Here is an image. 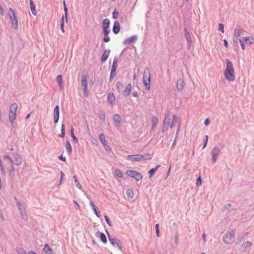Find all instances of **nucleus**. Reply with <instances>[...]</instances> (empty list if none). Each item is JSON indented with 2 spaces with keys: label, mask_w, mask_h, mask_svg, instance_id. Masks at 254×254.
I'll return each mask as SVG.
<instances>
[{
  "label": "nucleus",
  "mask_w": 254,
  "mask_h": 254,
  "mask_svg": "<svg viewBox=\"0 0 254 254\" xmlns=\"http://www.w3.org/2000/svg\"><path fill=\"white\" fill-rule=\"evenodd\" d=\"M184 85L185 82L182 79L179 78L177 80L176 83V88L178 90L182 91L184 89Z\"/></svg>",
  "instance_id": "nucleus-16"
},
{
  "label": "nucleus",
  "mask_w": 254,
  "mask_h": 254,
  "mask_svg": "<svg viewBox=\"0 0 254 254\" xmlns=\"http://www.w3.org/2000/svg\"><path fill=\"white\" fill-rule=\"evenodd\" d=\"M59 159L63 161H66V158L64 156H63V155H61L59 156Z\"/></svg>",
  "instance_id": "nucleus-55"
},
{
  "label": "nucleus",
  "mask_w": 254,
  "mask_h": 254,
  "mask_svg": "<svg viewBox=\"0 0 254 254\" xmlns=\"http://www.w3.org/2000/svg\"><path fill=\"white\" fill-rule=\"evenodd\" d=\"M117 60L116 59V58L115 57L114 59V61H113V63L112 64V65H113L114 67H117Z\"/></svg>",
  "instance_id": "nucleus-59"
},
{
  "label": "nucleus",
  "mask_w": 254,
  "mask_h": 254,
  "mask_svg": "<svg viewBox=\"0 0 254 254\" xmlns=\"http://www.w3.org/2000/svg\"><path fill=\"white\" fill-rule=\"evenodd\" d=\"M115 173L116 176L117 177H118V178H123V173L120 170L116 169L115 170Z\"/></svg>",
  "instance_id": "nucleus-39"
},
{
  "label": "nucleus",
  "mask_w": 254,
  "mask_h": 254,
  "mask_svg": "<svg viewBox=\"0 0 254 254\" xmlns=\"http://www.w3.org/2000/svg\"><path fill=\"white\" fill-rule=\"evenodd\" d=\"M14 164L10 165V167L9 169V175L13 176L15 174V170L14 167L13 166Z\"/></svg>",
  "instance_id": "nucleus-38"
},
{
  "label": "nucleus",
  "mask_w": 254,
  "mask_h": 254,
  "mask_svg": "<svg viewBox=\"0 0 254 254\" xmlns=\"http://www.w3.org/2000/svg\"><path fill=\"white\" fill-rule=\"evenodd\" d=\"M73 178L74 180V182L75 183H76V186L79 189H81V186L80 185V184L79 183V182H78L77 181V178L76 177V176H73Z\"/></svg>",
  "instance_id": "nucleus-41"
},
{
  "label": "nucleus",
  "mask_w": 254,
  "mask_h": 254,
  "mask_svg": "<svg viewBox=\"0 0 254 254\" xmlns=\"http://www.w3.org/2000/svg\"><path fill=\"white\" fill-rule=\"evenodd\" d=\"M110 20L109 19H105L102 23V26H103V32H110L108 30L109 25H110Z\"/></svg>",
  "instance_id": "nucleus-17"
},
{
  "label": "nucleus",
  "mask_w": 254,
  "mask_h": 254,
  "mask_svg": "<svg viewBox=\"0 0 254 254\" xmlns=\"http://www.w3.org/2000/svg\"><path fill=\"white\" fill-rule=\"evenodd\" d=\"M90 205L91 206L93 211L94 212L97 217L100 218L101 216V215L100 212L98 210L97 207L94 204V203L92 201H90Z\"/></svg>",
  "instance_id": "nucleus-21"
},
{
  "label": "nucleus",
  "mask_w": 254,
  "mask_h": 254,
  "mask_svg": "<svg viewBox=\"0 0 254 254\" xmlns=\"http://www.w3.org/2000/svg\"><path fill=\"white\" fill-rule=\"evenodd\" d=\"M104 217H105V220L107 222V223L108 224V225L110 226H111V221H110L109 218L107 215H105Z\"/></svg>",
  "instance_id": "nucleus-48"
},
{
  "label": "nucleus",
  "mask_w": 254,
  "mask_h": 254,
  "mask_svg": "<svg viewBox=\"0 0 254 254\" xmlns=\"http://www.w3.org/2000/svg\"><path fill=\"white\" fill-rule=\"evenodd\" d=\"M226 68L224 71L225 78L230 82L235 80V71L232 63L229 59H226Z\"/></svg>",
  "instance_id": "nucleus-1"
},
{
  "label": "nucleus",
  "mask_w": 254,
  "mask_h": 254,
  "mask_svg": "<svg viewBox=\"0 0 254 254\" xmlns=\"http://www.w3.org/2000/svg\"><path fill=\"white\" fill-rule=\"evenodd\" d=\"M65 147L67 150V152L68 155H70L72 151V147L70 142L68 141L65 142Z\"/></svg>",
  "instance_id": "nucleus-31"
},
{
  "label": "nucleus",
  "mask_w": 254,
  "mask_h": 254,
  "mask_svg": "<svg viewBox=\"0 0 254 254\" xmlns=\"http://www.w3.org/2000/svg\"><path fill=\"white\" fill-rule=\"evenodd\" d=\"M112 30L114 33L116 34H118L120 30V25L118 21L116 20L114 22Z\"/></svg>",
  "instance_id": "nucleus-22"
},
{
  "label": "nucleus",
  "mask_w": 254,
  "mask_h": 254,
  "mask_svg": "<svg viewBox=\"0 0 254 254\" xmlns=\"http://www.w3.org/2000/svg\"><path fill=\"white\" fill-rule=\"evenodd\" d=\"M17 206L19 209H21V207L22 206V204L20 201H18L17 202Z\"/></svg>",
  "instance_id": "nucleus-64"
},
{
  "label": "nucleus",
  "mask_w": 254,
  "mask_h": 254,
  "mask_svg": "<svg viewBox=\"0 0 254 254\" xmlns=\"http://www.w3.org/2000/svg\"><path fill=\"white\" fill-rule=\"evenodd\" d=\"M60 136L62 138H64L65 136V125L64 124H62V125L61 132Z\"/></svg>",
  "instance_id": "nucleus-35"
},
{
  "label": "nucleus",
  "mask_w": 254,
  "mask_h": 254,
  "mask_svg": "<svg viewBox=\"0 0 254 254\" xmlns=\"http://www.w3.org/2000/svg\"><path fill=\"white\" fill-rule=\"evenodd\" d=\"M126 194L129 198H132L133 197L134 192L132 190L127 189L126 190Z\"/></svg>",
  "instance_id": "nucleus-34"
},
{
  "label": "nucleus",
  "mask_w": 254,
  "mask_h": 254,
  "mask_svg": "<svg viewBox=\"0 0 254 254\" xmlns=\"http://www.w3.org/2000/svg\"><path fill=\"white\" fill-rule=\"evenodd\" d=\"M17 109V104L16 103H13L11 105L9 113V120L11 125H13L14 121L16 119Z\"/></svg>",
  "instance_id": "nucleus-5"
},
{
  "label": "nucleus",
  "mask_w": 254,
  "mask_h": 254,
  "mask_svg": "<svg viewBox=\"0 0 254 254\" xmlns=\"http://www.w3.org/2000/svg\"><path fill=\"white\" fill-rule=\"evenodd\" d=\"M140 156H141V160H148L151 158V155L150 154H139Z\"/></svg>",
  "instance_id": "nucleus-33"
},
{
  "label": "nucleus",
  "mask_w": 254,
  "mask_h": 254,
  "mask_svg": "<svg viewBox=\"0 0 254 254\" xmlns=\"http://www.w3.org/2000/svg\"><path fill=\"white\" fill-rule=\"evenodd\" d=\"M160 167V165H157L155 168L151 169L148 172L149 175V177H151L158 170L159 168Z\"/></svg>",
  "instance_id": "nucleus-29"
},
{
  "label": "nucleus",
  "mask_w": 254,
  "mask_h": 254,
  "mask_svg": "<svg viewBox=\"0 0 254 254\" xmlns=\"http://www.w3.org/2000/svg\"><path fill=\"white\" fill-rule=\"evenodd\" d=\"M210 123L209 120L208 119H206L204 121V125L207 126H208Z\"/></svg>",
  "instance_id": "nucleus-61"
},
{
  "label": "nucleus",
  "mask_w": 254,
  "mask_h": 254,
  "mask_svg": "<svg viewBox=\"0 0 254 254\" xmlns=\"http://www.w3.org/2000/svg\"><path fill=\"white\" fill-rule=\"evenodd\" d=\"M99 139H100V141L102 142V143L103 144V145H104L105 149L107 151H108V150L110 151L111 150L110 147L108 145L107 143L105 140V135L103 133H101L99 135Z\"/></svg>",
  "instance_id": "nucleus-11"
},
{
  "label": "nucleus",
  "mask_w": 254,
  "mask_h": 254,
  "mask_svg": "<svg viewBox=\"0 0 254 254\" xmlns=\"http://www.w3.org/2000/svg\"><path fill=\"white\" fill-rule=\"evenodd\" d=\"M202 184V180L200 176H199L196 179V186H201Z\"/></svg>",
  "instance_id": "nucleus-43"
},
{
  "label": "nucleus",
  "mask_w": 254,
  "mask_h": 254,
  "mask_svg": "<svg viewBox=\"0 0 254 254\" xmlns=\"http://www.w3.org/2000/svg\"><path fill=\"white\" fill-rule=\"evenodd\" d=\"M0 171H1V175L3 176H5V174H6V172H5V168L4 167V166H1L0 168Z\"/></svg>",
  "instance_id": "nucleus-50"
},
{
  "label": "nucleus",
  "mask_w": 254,
  "mask_h": 254,
  "mask_svg": "<svg viewBox=\"0 0 254 254\" xmlns=\"http://www.w3.org/2000/svg\"><path fill=\"white\" fill-rule=\"evenodd\" d=\"M126 173L128 176L134 178L137 181L141 180L143 177L141 174L136 171L127 170Z\"/></svg>",
  "instance_id": "nucleus-8"
},
{
  "label": "nucleus",
  "mask_w": 254,
  "mask_h": 254,
  "mask_svg": "<svg viewBox=\"0 0 254 254\" xmlns=\"http://www.w3.org/2000/svg\"><path fill=\"white\" fill-rule=\"evenodd\" d=\"M56 80L58 83H63L62 76L61 75H58L57 76Z\"/></svg>",
  "instance_id": "nucleus-45"
},
{
  "label": "nucleus",
  "mask_w": 254,
  "mask_h": 254,
  "mask_svg": "<svg viewBox=\"0 0 254 254\" xmlns=\"http://www.w3.org/2000/svg\"><path fill=\"white\" fill-rule=\"evenodd\" d=\"M108 102L109 104H111V93L108 94Z\"/></svg>",
  "instance_id": "nucleus-56"
},
{
  "label": "nucleus",
  "mask_w": 254,
  "mask_h": 254,
  "mask_svg": "<svg viewBox=\"0 0 254 254\" xmlns=\"http://www.w3.org/2000/svg\"><path fill=\"white\" fill-rule=\"evenodd\" d=\"M70 135L74 141H75L76 143L78 142V139L75 136L74 133V129L73 127H72L70 129Z\"/></svg>",
  "instance_id": "nucleus-32"
},
{
  "label": "nucleus",
  "mask_w": 254,
  "mask_h": 254,
  "mask_svg": "<svg viewBox=\"0 0 254 254\" xmlns=\"http://www.w3.org/2000/svg\"><path fill=\"white\" fill-rule=\"evenodd\" d=\"M43 251L47 254H54L52 248L48 244L45 245Z\"/></svg>",
  "instance_id": "nucleus-28"
},
{
  "label": "nucleus",
  "mask_w": 254,
  "mask_h": 254,
  "mask_svg": "<svg viewBox=\"0 0 254 254\" xmlns=\"http://www.w3.org/2000/svg\"><path fill=\"white\" fill-rule=\"evenodd\" d=\"M83 94L85 97L89 96V92L87 88H83Z\"/></svg>",
  "instance_id": "nucleus-47"
},
{
  "label": "nucleus",
  "mask_w": 254,
  "mask_h": 254,
  "mask_svg": "<svg viewBox=\"0 0 254 254\" xmlns=\"http://www.w3.org/2000/svg\"><path fill=\"white\" fill-rule=\"evenodd\" d=\"M241 29L240 27L236 28L234 32V38L233 41L234 42H237L238 41V38L240 36L241 34Z\"/></svg>",
  "instance_id": "nucleus-12"
},
{
  "label": "nucleus",
  "mask_w": 254,
  "mask_h": 254,
  "mask_svg": "<svg viewBox=\"0 0 254 254\" xmlns=\"http://www.w3.org/2000/svg\"><path fill=\"white\" fill-rule=\"evenodd\" d=\"M180 122L181 120L179 117H178L175 115H173V120L172 123L170 124V128H172L174 127L177 126L178 129L176 132L177 135H178L181 127Z\"/></svg>",
  "instance_id": "nucleus-6"
},
{
  "label": "nucleus",
  "mask_w": 254,
  "mask_h": 254,
  "mask_svg": "<svg viewBox=\"0 0 254 254\" xmlns=\"http://www.w3.org/2000/svg\"><path fill=\"white\" fill-rule=\"evenodd\" d=\"M175 243L176 245H178L179 243V237H178V233L177 232L175 236Z\"/></svg>",
  "instance_id": "nucleus-52"
},
{
  "label": "nucleus",
  "mask_w": 254,
  "mask_h": 254,
  "mask_svg": "<svg viewBox=\"0 0 254 254\" xmlns=\"http://www.w3.org/2000/svg\"><path fill=\"white\" fill-rule=\"evenodd\" d=\"M73 203L75 204V208L76 209H79L80 206H79V205L78 204V203L75 200L73 201Z\"/></svg>",
  "instance_id": "nucleus-57"
},
{
  "label": "nucleus",
  "mask_w": 254,
  "mask_h": 254,
  "mask_svg": "<svg viewBox=\"0 0 254 254\" xmlns=\"http://www.w3.org/2000/svg\"><path fill=\"white\" fill-rule=\"evenodd\" d=\"M151 121V130H153L158 123V119L156 117L153 116L152 117Z\"/></svg>",
  "instance_id": "nucleus-30"
},
{
  "label": "nucleus",
  "mask_w": 254,
  "mask_h": 254,
  "mask_svg": "<svg viewBox=\"0 0 254 254\" xmlns=\"http://www.w3.org/2000/svg\"><path fill=\"white\" fill-rule=\"evenodd\" d=\"M221 153V149L218 146L214 147L211 151L212 162L214 164L218 158V156Z\"/></svg>",
  "instance_id": "nucleus-7"
},
{
  "label": "nucleus",
  "mask_w": 254,
  "mask_h": 254,
  "mask_svg": "<svg viewBox=\"0 0 254 254\" xmlns=\"http://www.w3.org/2000/svg\"><path fill=\"white\" fill-rule=\"evenodd\" d=\"M184 35L187 41L188 48L189 49L191 46L192 40L190 33L186 28L184 29Z\"/></svg>",
  "instance_id": "nucleus-10"
},
{
  "label": "nucleus",
  "mask_w": 254,
  "mask_h": 254,
  "mask_svg": "<svg viewBox=\"0 0 254 254\" xmlns=\"http://www.w3.org/2000/svg\"><path fill=\"white\" fill-rule=\"evenodd\" d=\"M54 122L56 124L59 120L60 117V108L58 105H56L54 109Z\"/></svg>",
  "instance_id": "nucleus-9"
},
{
  "label": "nucleus",
  "mask_w": 254,
  "mask_h": 254,
  "mask_svg": "<svg viewBox=\"0 0 254 254\" xmlns=\"http://www.w3.org/2000/svg\"><path fill=\"white\" fill-rule=\"evenodd\" d=\"M231 206V204L228 203L224 205V208L225 209H228L230 208Z\"/></svg>",
  "instance_id": "nucleus-63"
},
{
  "label": "nucleus",
  "mask_w": 254,
  "mask_h": 254,
  "mask_svg": "<svg viewBox=\"0 0 254 254\" xmlns=\"http://www.w3.org/2000/svg\"><path fill=\"white\" fill-rule=\"evenodd\" d=\"M238 40L240 43L242 49H243V50H244L245 49V46L243 41L242 39H239Z\"/></svg>",
  "instance_id": "nucleus-51"
},
{
  "label": "nucleus",
  "mask_w": 254,
  "mask_h": 254,
  "mask_svg": "<svg viewBox=\"0 0 254 254\" xmlns=\"http://www.w3.org/2000/svg\"><path fill=\"white\" fill-rule=\"evenodd\" d=\"M150 73L148 67H146L144 70L143 83L147 90L150 88Z\"/></svg>",
  "instance_id": "nucleus-3"
},
{
  "label": "nucleus",
  "mask_w": 254,
  "mask_h": 254,
  "mask_svg": "<svg viewBox=\"0 0 254 254\" xmlns=\"http://www.w3.org/2000/svg\"><path fill=\"white\" fill-rule=\"evenodd\" d=\"M248 41L250 44H252L254 43V38L251 37Z\"/></svg>",
  "instance_id": "nucleus-58"
},
{
  "label": "nucleus",
  "mask_w": 254,
  "mask_h": 254,
  "mask_svg": "<svg viewBox=\"0 0 254 254\" xmlns=\"http://www.w3.org/2000/svg\"><path fill=\"white\" fill-rule=\"evenodd\" d=\"M235 231L231 230L228 231L223 237V241L227 244H231L234 242Z\"/></svg>",
  "instance_id": "nucleus-4"
},
{
  "label": "nucleus",
  "mask_w": 254,
  "mask_h": 254,
  "mask_svg": "<svg viewBox=\"0 0 254 254\" xmlns=\"http://www.w3.org/2000/svg\"><path fill=\"white\" fill-rule=\"evenodd\" d=\"M116 67H114L113 65H112V79L116 75Z\"/></svg>",
  "instance_id": "nucleus-53"
},
{
  "label": "nucleus",
  "mask_w": 254,
  "mask_h": 254,
  "mask_svg": "<svg viewBox=\"0 0 254 254\" xmlns=\"http://www.w3.org/2000/svg\"><path fill=\"white\" fill-rule=\"evenodd\" d=\"M131 91V85L130 84H128L124 90L123 93L125 97L128 96Z\"/></svg>",
  "instance_id": "nucleus-27"
},
{
  "label": "nucleus",
  "mask_w": 254,
  "mask_h": 254,
  "mask_svg": "<svg viewBox=\"0 0 254 254\" xmlns=\"http://www.w3.org/2000/svg\"><path fill=\"white\" fill-rule=\"evenodd\" d=\"M113 120L116 127H119L121 126V117L120 115L117 114L113 116Z\"/></svg>",
  "instance_id": "nucleus-14"
},
{
  "label": "nucleus",
  "mask_w": 254,
  "mask_h": 254,
  "mask_svg": "<svg viewBox=\"0 0 254 254\" xmlns=\"http://www.w3.org/2000/svg\"><path fill=\"white\" fill-rule=\"evenodd\" d=\"M92 143L95 144V145H97L98 144V141L96 139L93 138L92 139Z\"/></svg>",
  "instance_id": "nucleus-62"
},
{
  "label": "nucleus",
  "mask_w": 254,
  "mask_h": 254,
  "mask_svg": "<svg viewBox=\"0 0 254 254\" xmlns=\"http://www.w3.org/2000/svg\"><path fill=\"white\" fill-rule=\"evenodd\" d=\"M103 32V34L104 35V37L103 38V41L104 42H109L110 41V38L108 36V35L109 34L110 32Z\"/></svg>",
  "instance_id": "nucleus-36"
},
{
  "label": "nucleus",
  "mask_w": 254,
  "mask_h": 254,
  "mask_svg": "<svg viewBox=\"0 0 254 254\" xmlns=\"http://www.w3.org/2000/svg\"><path fill=\"white\" fill-rule=\"evenodd\" d=\"M137 37L136 35H133L129 37V38H126L125 40H124L123 44L125 45H129L134 42L136 40Z\"/></svg>",
  "instance_id": "nucleus-15"
},
{
  "label": "nucleus",
  "mask_w": 254,
  "mask_h": 254,
  "mask_svg": "<svg viewBox=\"0 0 254 254\" xmlns=\"http://www.w3.org/2000/svg\"><path fill=\"white\" fill-rule=\"evenodd\" d=\"M110 51V50H105L101 58V61L102 63L105 62L109 56Z\"/></svg>",
  "instance_id": "nucleus-26"
},
{
  "label": "nucleus",
  "mask_w": 254,
  "mask_h": 254,
  "mask_svg": "<svg viewBox=\"0 0 254 254\" xmlns=\"http://www.w3.org/2000/svg\"><path fill=\"white\" fill-rule=\"evenodd\" d=\"M218 30L222 32L223 33H224V25L223 24L219 23Z\"/></svg>",
  "instance_id": "nucleus-46"
},
{
  "label": "nucleus",
  "mask_w": 254,
  "mask_h": 254,
  "mask_svg": "<svg viewBox=\"0 0 254 254\" xmlns=\"http://www.w3.org/2000/svg\"><path fill=\"white\" fill-rule=\"evenodd\" d=\"M168 129L167 128V126H165L164 125H163V127H162V132L163 133L165 132V131Z\"/></svg>",
  "instance_id": "nucleus-60"
},
{
  "label": "nucleus",
  "mask_w": 254,
  "mask_h": 254,
  "mask_svg": "<svg viewBox=\"0 0 254 254\" xmlns=\"http://www.w3.org/2000/svg\"><path fill=\"white\" fill-rule=\"evenodd\" d=\"M170 113L168 112L166 114L165 119L163 122V125L167 127H170V121L171 119L169 118Z\"/></svg>",
  "instance_id": "nucleus-25"
},
{
  "label": "nucleus",
  "mask_w": 254,
  "mask_h": 254,
  "mask_svg": "<svg viewBox=\"0 0 254 254\" xmlns=\"http://www.w3.org/2000/svg\"><path fill=\"white\" fill-rule=\"evenodd\" d=\"M60 28L62 31L63 33H64V16H63L61 19V24H60Z\"/></svg>",
  "instance_id": "nucleus-40"
},
{
  "label": "nucleus",
  "mask_w": 254,
  "mask_h": 254,
  "mask_svg": "<svg viewBox=\"0 0 254 254\" xmlns=\"http://www.w3.org/2000/svg\"><path fill=\"white\" fill-rule=\"evenodd\" d=\"M119 12L118 11H117L116 10V9H115L113 12L112 13V18L113 19H116L118 16H119Z\"/></svg>",
  "instance_id": "nucleus-42"
},
{
  "label": "nucleus",
  "mask_w": 254,
  "mask_h": 254,
  "mask_svg": "<svg viewBox=\"0 0 254 254\" xmlns=\"http://www.w3.org/2000/svg\"><path fill=\"white\" fill-rule=\"evenodd\" d=\"M63 4H64V15H65V18H66V22H67V11H68V9H67V8L66 6L65 2L64 0Z\"/></svg>",
  "instance_id": "nucleus-37"
},
{
  "label": "nucleus",
  "mask_w": 254,
  "mask_h": 254,
  "mask_svg": "<svg viewBox=\"0 0 254 254\" xmlns=\"http://www.w3.org/2000/svg\"><path fill=\"white\" fill-rule=\"evenodd\" d=\"M64 172L61 171V178H60V185H61L62 184V181H63V179L64 178Z\"/></svg>",
  "instance_id": "nucleus-54"
},
{
  "label": "nucleus",
  "mask_w": 254,
  "mask_h": 254,
  "mask_svg": "<svg viewBox=\"0 0 254 254\" xmlns=\"http://www.w3.org/2000/svg\"><path fill=\"white\" fill-rule=\"evenodd\" d=\"M4 159H7L9 162L10 165L14 164L13 161L9 155H5L4 156Z\"/></svg>",
  "instance_id": "nucleus-44"
},
{
  "label": "nucleus",
  "mask_w": 254,
  "mask_h": 254,
  "mask_svg": "<svg viewBox=\"0 0 254 254\" xmlns=\"http://www.w3.org/2000/svg\"><path fill=\"white\" fill-rule=\"evenodd\" d=\"M251 246H252V243L249 241L246 242L244 244V247L245 248H250Z\"/></svg>",
  "instance_id": "nucleus-49"
},
{
  "label": "nucleus",
  "mask_w": 254,
  "mask_h": 254,
  "mask_svg": "<svg viewBox=\"0 0 254 254\" xmlns=\"http://www.w3.org/2000/svg\"><path fill=\"white\" fill-rule=\"evenodd\" d=\"M141 156H140L139 154L136 155H127V158L129 160L132 161H139L141 160Z\"/></svg>",
  "instance_id": "nucleus-18"
},
{
  "label": "nucleus",
  "mask_w": 254,
  "mask_h": 254,
  "mask_svg": "<svg viewBox=\"0 0 254 254\" xmlns=\"http://www.w3.org/2000/svg\"><path fill=\"white\" fill-rule=\"evenodd\" d=\"M22 159L21 156L18 153H15V164L19 166L22 164Z\"/></svg>",
  "instance_id": "nucleus-23"
},
{
  "label": "nucleus",
  "mask_w": 254,
  "mask_h": 254,
  "mask_svg": "<svg viewBox=\"0 0 254 254\" xmlns=\"http://www.w3.org/2000/svg\"><path fill=\"white\" fill-rule=\"evenodd\" d=\"M81 85L83 88H87V75L86 74L81 76Z\"/></svg>",
  "instance_id": "nucleus-20"
},
{
  "label": "nucleus",
  "mask_w": 254,
  "mask_h": 254,
  "mask_svg": "<svg viewBox=\"0 0 254 254\" xmlns=\"http://www.w3.org/2000/svg\"><path fill=\"white\" fill-rule=\"evenodd\" d=\"M95 236L98 238H100L101 241L103 243L105 244L107 243L106 236L104 233L97 231L95 234Z\"/></svg>",
  "instance_id": "nucleus-19"
},
{
  "label": "nucleus",
  "mask_w": 254,
  "mask_h": 254,
  "mask_svg": "<svg viewBox=\"0 0 254 254\" xmlns=\"http://www.w3.org/2000/svg\"><path fill=\"white\" fill-rule=\"evenodd\" d=\"M29 2H30V9H31L32 13L33 14V15L36 16L37 12L36 10V5L34 4V3L33 1V0H29Z\"/></svg>",
  "instance_id": "nucleus-24"
},
{
  "label": "nucleus",
  "mask_w": 254,
  "mask_h": 254,
  "mask_svg": "<svg viewBox=\"0 0 254 254\" xmlns=\"http://www.w3.org/2000/svg\"><path fill=\"white\" fill-rule=\"evenodd\" d=\"M8 14L11 21V27L15 30H17L18 28V19L15 11L12 8H9Z\"/></svg>",
  "instance_id": "nucleus-2"
},
{
  "label": "nucleus",
  "mask_w": 254,
  "mask_h": 254,
  "mask_svg": "<svg viewBox=\"0 0 254 254\" xmlns=\"http://www.w3.org/2000/svg\"><path fill=\"white\" fill-rule=\"evenodd\" d=\"M112 246L116 247L119 250L122 251V246L120 241L119 239L117 238H112Z\"/></svg>",
  "instance_id": "nucleus-13"
}]
</instances>
